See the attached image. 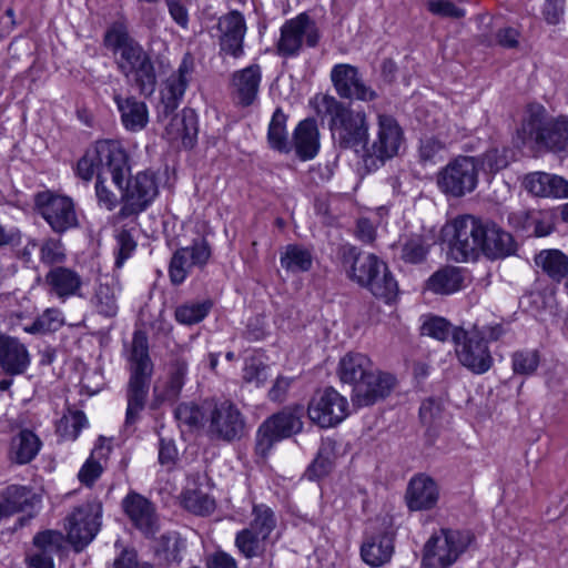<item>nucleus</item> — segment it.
Segmentation results:
<instances>
[{
  "instance_id": "obj_1",
  "label": "nucleus",
  "mask_w": 568,
  "mask_h": 568,
  "mask_svg": "<svg viewBox=\"0 0 568 568\" xmlns=\"http://www.w3.org/2000/svg\"><path fill=\"white\" fill-rule=\"evenodd\" d=\"M450 226V250L457 262L475 260L479 253L491 260L504 258L516 251L513 235L493 221L463 215L456 217Z\"/></svg>"
},
{
  "instance_id": "obj_2",
  "label": "nucleus",
  "mask_w": 568,
  "mask_h": 568,
  "mask_svg": "<svg viewBox=\"0 0 568 568\" xmlns=\"http://www.w3.org/2000/svg\"><path fill=\"white\" fill-rule=\"evenodd\" d=\"M77 173L79 178L87 182L97 174L95 195L98 204L108 211H112L118 204V196L108 189L105 181L110 175L114 185L122 193L123 183L131 173L129 155L119 141H98L78 161Z\"/></svg>"
},
{
  "instance_id": "obj_3",
  "label": "nucleus",
  "mask_w": 568,
  "mask_h": 568,
  "mask_svg": "<svg viewBox=\"0 0 568 568\" xmlns=\"http://www.w3.org/2000/svg\"><path fill=\"white\" fill-rule=\"evenodd\" d=\"M104 47L114 55L118 70L141 94L151 95L156 87V73L150 54L129 32L125 20L114 21L105 31Z\"/></svg>"
},
{
  "instance_id": "obj_4",
  "label": "nucleus",
  "mask_w": 568,
  "mask_h": 568,
  "mask_svg": "<svg viewBox=\"0 0 568 568\" xmlns=\"http://www.w3.org/2000/svg\"><path fill=\"white\" fill-rule=\"evenodd\" d=\"M337 373L342 383L352 386V400L359 407L384 399L395 386L390 374L376 371L372 361L361 353H347L342 357Z\"/></svg>"
},
{
  "instance_id": "obj_5",
  "label": "nucleus",
  "mask_w": 568,
  "mask_h": 568,
  "mask_svg": "<svg viewBox=\"0 0 568 568\" xmlns=\"http://www.w3.org/2000/svg\"><path fill=\"white\" fill-rule=\"evenodd\" d=\"M324 101L334 145L339 150L363 153L369 138V123L365 111L354 110L335 98L325 97Z\"/></svg>"
},
{
  "instance_id": "obj_6",
  "label": "nucleus",
  "mask_w": 568,
  "mask_h": 568,
  "mask_svg": "<svg viewBox=\"0 0 568 568\" xmlns=\"http://www.w3.org/2000/svg\"><path fill=\"white\" fill-rule=\"evenodd\" d=\"M128 361L130 378L126 389L125 423L133 424L145 406L153 374V363L149 354V343L144 332H134Z\"/></svg>"
},
{
  "instance_id": "obj_7",
  "label": "nucleus",
  "mask_w": 568,
  "mask_h": 568,
  "mask_svg": "<svg viewBox=\"0 0 568 568\" xmlns=\"http://www.w3.org/2000/svg\"><path fill=\"white\" fill-rule=\"evenodd\" d=\"M518 135L525 144L534 141L551 151H562L568 146V119L549 116L544 105H527Z\"/></svg>"
},
{
  "instance_id": "obj_8",
  "label": "nucleus",
  "mask_w": 568,
  "mask_h": 568,
  "mask_svg": "<svg viewBox=\"0 0 568 568\" xmlns=\"http://www.w3.org/2000/svg\"><path fill=\"white\" fill-rule=\"evenodd\" d=\"M473 541L468 530L442 528L423 547L422 568H450Z\"/></svg>"
},
{
  "instance_id": "obj_9",
  "label": "nucleus",
  "mask_w": 568,
  "mask_h": 568,
  "mask_svg": "<svg viewBox=\"0 0 568 568\" xmlns=\"http://www.w3.org/2000/svg\"><path fill=\"white\" fill-rule=\"evenodd\" d=\"M204 409L207 413V433L212 438L230 443L244 436L245 417L234 403L210 402Z\"/></svg>"
},
{
  "instance_id": "obj_10",
  "label": "nucleus",
  "mask_w": 568,
  "mask_h": 568,
  "mask_svg": "<svg viewBox=\"0 0 568 568\" xmlns=\"http://www.w3.org/2000/svg\"><path fill=\"white\" fill-rule=\"evenodd\" d=\"M302 416L303 408L297 406L284 408L282 412L267 418L257 429L256 453L264 457L276 442L301 432L303 428Z\"/></svg>"
},
{
  "instance_id": "obj_11",
  "label": "nucleus",
  "mask_w": 568,
  "mask_h": 568,
  "mask_svg": "<svg viewBox=\"0 0 568 568\" xmlns=\"http://www.w3.org/2000/svg\"><path fill=\"white\" fill-rule=\"evenodd\" d=\"M453 342L455 343V352L459 363L474 374H484L490 369L494 359L484 342V335L478 328L465 331L455 327L453 333Z\"/></svg>"
},
{
  "instance_id": "obj_12",
  "label": "nucleus",
  "mask_w": 568,
  "mask_h": 568,
  "mask_svg": "<svg viewBox=\"0 0 568 568\" xmlns=\"http://www.w3.org/2000/svg\"><path fill=\"white\" fill-rule=\"evenodd\" d=\"M478 183V160L459 156L448 163L437 175L439 190L450 196L462 197L473 192Z\"/></svg>"
},
{
  "instance_id": "obj_13",
  "label": "nucleus",
  "mask_w": 568,
  "mask_h": 568,
  "mask_svg": "<svg viewBox=\"0 0 568 568\" xmlns=\"http://www.w3.org/2000/svg\"><path fill=\"white\" fill-rule=\"evenodd\" d=\"M100 504L85 503L75 507L72 513L65 517L64 529L67 530L68 541L75 551H81L97 536L101 526Z\"/></svg>"
},
{
  "instance_id": "obj_14",
  "label": "nucleus",
  "mask_w": 568,
  "mask_h": 568,
  "mask_svg": "<svg viewBox=\"0 0 568 568\" xmlns=\"http://www.w3.org/2000/svg\"><path fill=\"white\" fill-rule=\"evenodd\" d=\"M36 207L57 234H63L79 224L74 202L69 196L41 192L36 196Z\"/></svg>"
},
{
  "instance_id": "obj_15",
  "label": "nucleus",
  "mask_w": 568,
  "mask_h": 568,
  "mask_svg": "<svg viewBox=\"0 0 568 568\" xmlns=\"http://www.w3.org/2000/svg\"><path fill=\"white\" fill-rule=\"evenodd\" d=\"M403 142V132L397 121L386 114H379L377 116V130L376 135L371 144L367 143L363 150V154L366 156V162L378 161L384 163L397 155L399 146Z\"/></svg>"
},
{
  "instance_id": "obj_16",
  "label": "nucleus",
  "mask_w": 568,
  "mask_h": 568,
  "mask_svg": "<svg viewBox=\"0 0 568 568\" xmlns=\"http://www.w3.org/2000/svg\"><path fill=\"white\" fill-rule=\"evenodd\" d=\"M310 419L322 428L333 427L348 414L347 399L332 387L318 390L307 408Z\"/></svg>"
},
{
  "instance_id": "obj_17",
  "label": "nucleus",
  "mask_w": 568,
  "mask_h": 568,
  "mask_svg": "<svg viewBox=\"0 0 568 568\" xmlns=\"http://www.w3.org/2000/svg\"><path fill=\"white\" fill-rule=\"evenodd\" d=\"M304 40L308 47H315L320 40V33L316 23L306 13H301L283 24L277 43L280 54L284 57L297 54Z\"/></svg>"
},
{
  "instance_id": "obj_18",
  "label": "nucleus",
  "mask_w": 568,
  "mask_h": 568,
  "mask_svg": "<svg viewBox=\"0 0 568 568\" xmlns=\"http://www.w3.org/2000/svg\"><path fill=\"white\" fill-rule=\"evenodd\" d=\"M158 184L153 172H139L134 178L126 176L122 187L124 210L130 214L144 211L158 195Z\"/></svg>"
},
{
  "instance_id": "obj_19",
  "label": "nucleus",
  "mask_w": 568,
  "mask_h": 568,
  "mask_svg": "<svg viewBox=\"0 0 568 568\" xmlns=\"http://www.w3.org/2000/svg\"><path fill=\"white\" fill-rule=\"evenodd\" d=\"M331 79L342 99L369 102L377 98V93L363 81L357 68L351 64L335 65Z\"/></svg>"
},
{
  "instance_id": "obj_20",
  "label": "nucleus",
  "mask_w": 568,
  "mask_h": 568,
  "mask_svg": "<svg viewBox=\"0 0 568 568\" xmlns=\"http://www.w3.org/2000/svg\"><path fill=\"white\" fill-rule=\"evenodd\" d=\"M210 256L211 247L204 239L175 251L169 267L171 282L176 285L181 284L194 266H204Z\"/></svg>"
},
{
  "instance_id": "obj_21",
  "label": "nucleus",
  "mask_w": 568,
  "mask_h": 568,
  "mask_svg": "<svg viewBox=\"0 0 568 568\" xmlns=\"http://www.w3.org/2000/svg\"><path fill=\"white\" fill-rule=\"evenodd\" d=\"M216 31L221 52L232 55L233 58L243 55L246 23L241 12L232 10L220 17Z\"/></svg>"
},
{
  "instance_id": "obj_22",
  "label": "nucleus",
  "mask_w": 568,
  "mask_h": 568,
  "mask_svg": "<svg viewBox=\"0 0 568 568\" xmlns=\"http://www.w3.org/2000/svg\"><path fill=\"white\" fill-rule=\"evenodd\" d=\"M192 71V61L184 58L178 71L168 78L166 87L162 92L161 103L159 105V118L162 121L169 119L180 105L189 85Z\"/></svg>"
},
{
  "instance_id": "obj_23",
  "label": "nucleus",
  "mask_w": 568,
  "mask_h": 568,
  "mask_svg": "<svg viewBox=\"0 0 568 568\" xmlns=\"http://www.w3.org/2000/svg\"><path fill=\"white\" fill-rule=\"evenodd\" d=\"M122 506L134 527L145 537H153L159 531L155 508L145 497L131 493L123 499Z\"/></svg>"
},
{
  "instance_id": "obj_24",
  "label": "nucleus",
  "mask_w": 568,
  "mask_h": 568,
  "mask_svg": "<svg viewBox=\"0 0 568 568\" xmlns=\"http://www.w3.org/2000/svg\"><path fill=\"white\" fill-rule=\"evenodd\" d=\"M64 545V536L57 530H44L33 537L34 550L28 556L31 568H54L53 556L58 555Z\"/></svg>"
},
{
  "instance_id": "obj_25",
  "label": "nucleus",
  "mask_w": 568,
  "mask_h": 568,
  "mask_svg": "<svg viewBox=\"0 0 568 568\" xmlns=\"http://www.w3.org/2000/svg\"><path fill=\"white\" fill-rule=\"evenodd\" d=\"M120 292V282L114 275H99L91 297L92 307L104 317H114L119 311L118 300Z\"/></svg>"
},
{
  "instance_id": "obj_26",
  "label": "nucleus",
  "mask_w": 568,
  "mask_h": 568,
  "mask_svg": "<svg viewBox=\"0 0 568 568\" xmlns=\"http://www.w3.org/2000/svg\"><path fill=\"white\" fill-rule=\"evenodd\" d=\"M48 293L65 302L80 294L82 287L81 276L72 268L64 266L52 267L44 276Z\"/></svg>"
},
{
  "instance_id": "obj_27",
  "label": "nucleus",
  "mask_w": 568,
  "mask_h": 568,
  "mask_svg": "<svg viewBox=\"0 0 568 568\" xmlns=\"http://www.w3.org/2000/svg\"><path fill=\"white\" fill-rule=\"evenodd\" d=\"M438 496L437 484L430 477L419 474L409 480L405 498L408 508L418 511L435 507Z\"/></svg>"
},
{
  "instance_id": "obj_28",
  "label": "nucleus",
  "mask_w": 568,
  "mask_h": 568,
  "mask_svg": "<svg viewBox=\"0 0 568 568\" xmlns=\"http://www.w3.org/2000/svg\"><path fill=\"white\" fill-rule=\"evenodd\" d=\"M261 80L262 69L255 63L233 73L234 97L240 105L250 106L254 103Z\"/></svg>"
},
{
  "instance_id": "obj_29",
  "label": "nucleus",
  "mask_w": 568,
  "mask_h": 568,
  "mask_svg": "<svg viewBox=\"0 0 568 568\" xmlns=\"http://www.w3.org/2000/svg\"><path fill=\"white\" fill-rule=\"evenodd\" d=\"M165 135L170 141H181L186 149L193 148L197 136V118L192 109H183L165 123Z\"/></svg>"
},
{
  "instance_id": "obj_30",
  "label": "nucleus",
  "mask_w": 568,
  "mask_h": 568,
  "mask_svg": "<svg viewBox=\"0 0 568 568\" xmlns=\"http://www.w3.org/2000/svg\"><path fill=\"white\" fill-rule=\"evenodd\" d=\"M525 189L539 197H568V181L546 172H532L525 176Z\"/></svg>"
},
{
  "instance_id": "obj_31",
  "label": "nucleus",
  "mask_w": 568,
  "mask_h": 568,
  "mask_svg": "<svg viewBox=\"0 0 568 568\" xmlns=\"http://www.w3.org/2000/svg\"><path fill=\"white\" fill-rule=\"evenodd\" d=\"M348 257L352 260L348 276L363 287H366L378 272L385 271V262L374 254L356 253L355 248H351Z\"/></svg>"
},
{
  "instance_id": "obj_32",
  "label": "nucleus",
  "mask_w": 568,
  "mask_h": 568,
  "mask_svg": "<svg viewBox=\"0 0 568 568\" xmlns=\"http://www.w3.org/2000/svg\"><path fill=\"white\" fill-rule=\"evenodd\" d=\"M36 501L37 496L31 489L19 485L8 486L0 494V520L33 508Z\"/></svg>"
},
{
  "instance_id": "obj_33",
  "label": "nucleus",
  "mask_w": 568,
  "mask_h": 568,
  "mask_svg": "<svg viewBox=\"0 0 568 568\" xmlns=\"http://www.w3.org/2000/svg\"><path fill=\"white\" fill-rule=\"evenodd\" d=\"M114 102L126 130L135 132L146 126L149 112L144 102L138 101L134 97L123 98L120 94L114 95Z\"/></svg>"
},
{
  "instance_id": "obj_34",
  "label": "nucleus",
  "mask_w": 568,
  "mask_h": 568,
  "mask_svg": "<svg viewBox=\"0 0 568 568\" xmlns=\"http://www.w3.org/2000/svg\"><path fill=\"white\" fill-rule=\"evenodd\" d=\"M394 552V539L384 532L368 538L361 547L362 559L372 567H381L388 562Z\"/></svg>"
},
{
  "instance_id": "obj_35",
  "label": "nucleus",
  "mask_w": 568,
  "mask_h": 568,
  "mask_svg": "<svg viewBox=\"0 0 568 568\" xmlns=\"http://www.w3.org/2000/svg\"><path fill=\"white\" fill-rule=\"evenodd\" d=\"M294 148L297 156L304 161L317 154L320 133L314 119H306L298 123L294 131Z\"/></svg>"
},
{
  "instance_id": "obj_36",
  "label": "nucleus",
  "mask_w": 568,
  "mask_h": 568,
  "mask_svg": "<svg viewBox=\"0 0 568 568\" xmlns=\"http://www.w3.org/2000/svg\"><path fill=\"white\" fill-rule=\"evenodd\" d=\"M40 438L29 429H21L11 439L10 457L17 464H28L36 458L41 449Z\"/></svg>"
},
{
  "instance_id": "obj_37",
  "label": "nucleus",
  "mask_w": 568,
  "mask_h": 568,
  "mask_svg": "<svg viewBox=\"0 0 568 568\" xmlns=\"http://www.w3.org/2000/svg\"><path fill=\"white\" fill-rule=\"evenodd\" d=\"M187 372V364L184 359L174 361L169 381L163 388L154 387L156 403L175 402L184 386V378Z\"/></svg>"
},
{
  "instance_id": "obj_38",
  "label": "nucleus",
  "mask_w": 568,
  "mask_h": 568,
  "mask_svg": "<svg viewBox=\"0 0 568 568\" xmlns=\"http://www.w3.org/2000/svg\"><path fill=\"white\" fill-rule=\"evenodd\" d=\"M464 277L460 268L446 266L435 272L427 281L426 286L435 294L448 295L463 287Z\"/></svg>"
},
{
  "instance_id": "obj_39",
  "label": "nucleus",
  "mask_w": 568,
  "mask_h": 568,
  "mask_svg": "<svg viewBox=\"0 0 568 568\" xmlns=\"http://www.w3.org/2000/svg\"><path fill=\"white\" fill-rule=\"evenodd\" d=\"M535 263L554 281L568 274V257L559 250H542L535 256Z\"/></svg>"
},
{
  "instance_id": "obj_40",
  "label": "nucleus",
  "mask_w": 568,
  "mask_h": 568,
  "mask_svg": "<svg viewBox=\"0 0 568 568\" xmlns=\"http://www.w3.org/2000/svg\"><path fill=\"white\" fill-rule=\"evenodd\" d=\"M110 450V445L106 444L104 438L100 437L90 458H88L78 474L79 480L82 484L91 486L101 476L103 467L100 460L106 458Z\"/></svg>"
},
{
  "instance_id": "obj_41",
  "label": "nucleus",
  "mask_w": 568,
  "mask_h": 568,
  "mask_svg": "<svg viewBox=\"0 0 568 568\" xmlns=\"http://www.w3.org/2000/svg\"><path fill=\"white\" fill-rule=\"evenodd\" d=\"M281 266L291 273L307 272L313 264L311 252L296 244L285 246L281 253Z\"/></svg>"
},
{
  "instance_id": "obj_42",
  "label": "nucleus",
  "mask_w": 568,
  "mask_h": 568,
  "mask_svg": "<svg viewBox=\"0 0 568 568\" xmlns=\"http://www.w3.org/2000/svg\"><path fill=\"white\" fill-rule=\"evenodd\" d=\"M268 538L257 535L256 531L245 527L235 536V546L245 558L260 557L265 551Z\"/></svg>"
},
{
  "instance_id": "obj_43",
  "label": "nucleus",
  "mask_w": 568,
  "mask_h": 568,
  "mask_svg": "<svg viewBox=\"0 0 568 568\" xmlns=\"http://www.w3.org/2000/svg\"><path fill=\"white\" fill-rule=\"evenodd\" d=\"M365 288L375 297L386 303L393 302L398 293L397 282L386 264L385 271L378 272V275L375 276Z\"/></svg>"
},
{
  "instance_id": "obj_44",
  "label": "nucleus",
  "mask_w": 568,
  "mask_h": 568,
  "mask_svg": "<svg viewBox=\"0 0 568 568\" xmlns=\"http://www.w3.org/2000/svg\"><path fill=\"white\" fill-rule=\"evenodd\" d=\"M63 324V313L57 307H49L30 325L24 326L23 331L29 334H47L60 329Z\"/></svg>"
},
{
  "instance_id": "obj_45",
  "label": "nucleus",
  "mask_w": 568,
  "mask_h": 568,
  "mask_svg": "<svg viewBox=\"0 0 568 568\" xmlns=\"http://www.w3.org/2000/svg\"><path fill=\"white\" fill-rule=\"evenodd\" d=\"M267 140L272 149L280 152L291 150L286 132V115L282 109H276L268 125Z\"/></svg>"
},
{
  "instance_id": "obj_46",
  "label": "nucleus",
  "mask_w": 568,
  "mask_h": 568,
  "mask_svg": "<svg viewBox=\"0 0 568 568\" xmlns=\"http://www.w3.org/2000/svg\"><path fill=\"white\" fill-rule=\"evenodd\" d=\"M183 507L200 516H206L215 509V500L199 488H187L182 495Z\"/></svg>"
},
{
  "instance_id": "obj_47",
  "label": "nucleus",
  "mask_w": 568,
  "mask_h": 568,
  "mask_svg": "<svg viewBox=\"0 0 568 568\" xmlns=\"http://www.w3.org/2000/svg\"><path fill=\"white\" fill-rule=\"evenodd\" d=\"M276 516L271 507L265 504H254L252 508V519L247 528L268 538L276 527Z\"/></svg>"
},
{
  "instance_id": "obj_48",
  "label": "nucleus",
  "mask_w": 568,
  "mask_h": 568,
  "mask_svg": "<svg viewBox=\"0 0 568 568\" xmlns=\"http://www.w3.org/2000/svg\"><path fill=\"white\" fill-rule=\"evenodd\" d=\"M209 402H204L199 406L194 403H181L174 410V416L180 425L186 426L189 429H195L204 425L207 413L204 406Z\"/></svg>"
},
{
  "instance_id": "obj_49",
  "label": "nucleus",
  "mask_w": 568,
  "mask_h": 568,
  "mask_svg": "<svg viewBox=\"0 0 568 568\" xmlns=\"http://www.w3.org/2000/svg\"><path fill=\"white\" fill-rule=\"evenodd\" d=\"M334 445L332 442H323L318 454L312 465L307 468L308 479H318L327 475L333 467Z\"/></svg>"
},
{
  "instance_id": "obj_50",
  "label": "nucleus",
  "mask_w": 568,
  "mask_h": 568,
  "mask_svg": "<svg viewBox=\"0 0 568 568\" xmlns=\"http://www.w3.org/2000/svg\"><path fill=\"white\" fill-rule=\"evenodd\" d=\"M211 302L207 301L185 303L175 310V318L181 324H196L205 318L211 310Z\"/></svg>"
},
{
  "instance_id": "obj_51",
  "label": "nucleus",
  "mask_w": 568,
  "mask_h": 568,
  "mask_svg": "<svg viewBox=\"0 0 568 568\" xmlns=\"http://www.w3.org/2000/svg\"><path fill=\"white\" fill-rule=\"evenodd\" d=\"M511 363L515 374L529 376L537 371L540 356L536 349L518 351L513 354Z\"/></svg>"
},
{
  "instance_id": "obj_52",
  "label": "nucleus",
  "mask_w": 568,
  "mask_h": 568,
  "mask_svg": "<svg viewBox=\"0 0 568 568\" xmlns=\"http://www.w3.org/2000/svg\"><path fill=\"white\" fill-rule=\"evenodd\" d=\"M459 138L458 131L455 133L449 132L447 140L442 142L436 138H427L422 141L419 148L420 159L424 162H436L438 159H442V153L444 152L447 143H453L457 141Z\"/></svg>"
},
{
  "instance_id": "obj_53",
  "label": "nucleus",
  "mask_w": 568,
  "mask_h": 568,
  "mask_svg": "<svg viewBox=\"0 0 568 568\" xmlns=\"http://www.w3.org/2000/svg\"><path fill=\"white\" fill-rule=\"evenodd\" d=\"M510 150L506 146L491 148L480 156V164L484 171L496 173L508 166L510 162Z\"/></svg>"
},
{
  "instance_id": "obj_54",
  "label": "nucleus",
  "mask_w": 568,
  "mask_h": 568,
  "mask_svg": "<svg viewBox=\"0 0 568 568\" xmlns=\"http://www.w3.org/2000/svg\"><path fill=\"white\" fill-rule=\"evenodd\" d=\"M428 247L423 235H412L402 245V258L407 263H420L425 260Z\"/></svg>"
},
{
  "instance_id": "obj_55",
  "label": "nucleus",
  "mask_w": 568,
  "mask_h": 568,
  "mask_svg": "<svg viewBox=\"0 0 568 568\" xmlns=\"http://www.w3.org/2000/svg\"><path fill=\"white\" fill-rule=\"evenodd\" d=\"M65 250L58 239L49 237L40 246V260L48 265L60 264L65 261Z\"/></svg>"
},
{
  "instance_id": "obj_56",
  "label": "nucleus",
  "mask_w": 568,
  "mask_h": 568,
  "mask_svg": "<svg viewBox=\"0 0 568 568\" xmlns=\"http://www.w3.org/2000/svg\"><path fill=\"white\" fill-rule=\"evenodd\" d=\"M454 329L448 321L443 317L434 316L428 318L422 325V334L434 337L438 341H446L449 336L453 337Z\"/></svg>"
},
{
  "instance_id": "obj_57",
  "label": "nucleus",
  "mask_w": 568,
  "mask_h": 568,
  "mask_svg": "<svg viewBox=\"0 0 568 568\" xmlns=\"http://www.w3.org/2000/svg\"><path fill=\"white\" fill-rule=\"evenodd\" d=\"M426 7L430 13L442 18L460 19L465 17V10L455 6L450 0H427Z\"/></svg>"
},
{
  "instance_id": "obj_58",
  "label": "nucleus",
  "mask_w": 568,
  "mask_h": 568,
  "mask_svg": "<svg viewBox=\"0 0 568 568\" xmlns=\"http://www.w3.org/2000/svg\"><path fill=\"white\" fill-rule=\"evenodd\" d=\"M135 247L136 243L129 231L123 230L116 235L115 266L118 268L131 256Z\"/></svg>"
},
{
  "instance_id": "obj_59",
  "label": "nucleus",
  "mask_w": 568,
  "mask_h": 568,
  "mask_svg": "<svg viewBox=\"0 0 568 568\" xmlns=\"http://www.w3.org/2000/svg\"><path fill=\"white\" fill-rule=\"evenodd\" d=\"M243 379L246 383H254L256 386L264 384L267 379L266 366L256 358L246 361L243 368Z\"/></svg>"
},
{
  "instance_id": "obj_60",
  "label": "nucleus",
  "mask_w": 568,
  "mask_h": 568,
  "mask_svg": "<svg viewBox=\"0 0 568 568\" xmlns=\"http://www.w3.org/2000/svg\"><path fill=\"white\" fill-rule=\"evenodd\" d=\"M541 13L547 23L558 24L565 13V0H545Z\"/></svg>"
},
{
  "instance_id": "obj_61",
  "label": "nucleus",
  "mask_w": 568,
  "mask_h": 568,
  "mask_svg": "<svg viewBox=\"0 0 568 568\" xmlns=\"http://www.w3.org/2000/svg\"><path fill=\"white\" fill-rule=\"evenodd\" d=\"M62 422L65 423V427L72 428L68 434L72 440L77 439L80 432L88 425L87 416L81 410L71 412L69 416L63 417Z\"/></svg>"
},
{
  "instance_id": "obj_62",
  "label": "nucleus",
  "mask_w": 568,
  "mask_h": 568,
  "mask_svg": "<svg viewBox=\"0 0 568 568\" xmlns=\"http://www.w3.org/2000/svg\"><path fill=\"white\" fill-rule=\"evenodd\" d=\"M534 229V233L537 236H547L554 231V223L551 216L548 213L534 212V219L531 220L530 229Z\"/></svg>"
},
{
  "instance_id": "obj_63",
  "label": "nucleus",
  "mask_w": 568,
  "mask_h": 568,
  "mask_svg": "<svg viewBox=\"0 0 568 568\" xmlns=\"http://www.w3.org/2000/svg\"><path fill=\"white\" fill-rule=\"evenodd\" d=\"M171 18L182 28H187L189 12L186 7L179 0H166Z\"/></svg>"
},
{
  "instance_id": "obj_64",
  "label": "nucleus",
  "mask_w": 568,
  "mask_h": 568,
  "mask_svg": "<svg viewBox=\"0 0 568 568\" xmlns=\"http://www.w3.org/2000/svg\"><path fill=\"white\" fill-rule=\"evenodd\" d=\"M113 568H153L149 564H139L134 550L124 549L121 556L114 560Z\"/></svg>"
}]
</instances>
